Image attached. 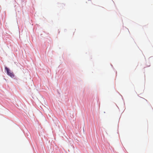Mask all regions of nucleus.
Wrapping results in <instances>:
<instances>
[{
	"label": "nucleus",
	"mask_w": 153,
	"mask_h": 153,
	"mask_svg": "<svg viewBox=\"0 0 153 153\" xmlns=\"http://www.w3.org/2000/svg\"><path fill=\"white\" fill-rule=\"evenodd\" d=\"M5 69L6 70L7 74L12 78L14 76V75L13 72H11L9 69L7 67H5Z\"/></svg>",
	"instance_id": "f257e3e1"
},
{
	"label": "nucleus",
	"mask_w": 153,
	"mask_h": 153,
	"mask_svg": "<svg viewBox=\"0 0 153 153\" xmlns=\"http://www.w3.org/2000/svg\"><path fill=\"white\" fill-rule=\"evenodd\" d=\"M140 102L141 103H143V102H145L147 101L144 98L141 97L139 100Z\"/></svg>",
	"instance_id": "f03ea898"
}]
</instances>
